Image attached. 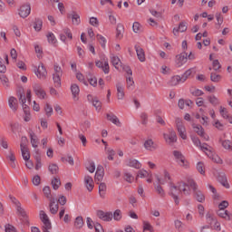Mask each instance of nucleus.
Wrapping results in <instances>:
<instances>
[{"label":"nucleus","instance_id":"f257e3e1","mask_svg":"<svg viewBox=\"0 0 232 232\" xmlns=\"http://www.w3.org/2000/svg\"><path fill=\"white\" fill-rule=\"evenodd\" d=\"M191 189L194 191V197L198 202L203 203L206 200V196L202 191L198 190V186L194 179H188L187 184L184 182H179L178 184H170V195L174 199L175 204H180V199L179 198V193H183V195H191Z\"/></svg>","mask_w":232,"mask_h":232},{"label":"nucleus","instance_id":"f03ea898","mask_svg":"<svg viewBox=\"0 0 232 232\" xmlns=\"http://www.w3.org/2000/svg\"><path fill=\"white\" fill-rule=\"evenodd\" d=\"M192 142L194 146L205 153V155H207L208 158L212 160V162H216V164H222V159H220L219 156L215 153L213 147L209 146L208 143H202L197 137L192 138Z\"/></svg>","mask_w":232,"mask_h":232},{"label":"nucleus","instance_id":"7ed1b4c3","mask_svg":"<svg viewBox=\"0 0 232 232\" xmlns=\"http://www.w3.org/2000/svg\"><path fill=\"white\" fill-rule=\"evenodd\" d=\"M154 177L156 179L157 184H168L169 186V191H171V184L172 183L173 178H171V173H169V170L168 169H163L160 172L154 173Z\"/></svg>","mask_w":232,"mask_h":232},{"label":"nucleus","instance_id":"20e7f679","mask_svg":"<svg viewBox=\"0 0 232 232\" xmlns=\"http://www.w3.org/2000/svg\"><path fill=\"white\" fill-rule=\"evenodd\" d=\"M173 156L177 164L179 165L180 168H184V169H189V161L186 160V156H184V154H182L180 150H174Z\"/></svg>","mask_w":232,"mask_h":232},{"label":"nucleus","instance_id":"39448f33","mask_svg":"<svg viewBox=\"0 0 232 232\" xmlns=\"http://www.w3.org/2000/svg\"><path fill=\"white\" fill-rule=\"evenodd\" d=\"M61 77H63V69L59 65H54V72L53 73V80L55 88H61Z\"/></svg>","mask_w":232,"mask_h":232},{"label":"nucleus","instance_id":"423d86ee","mask_svg":"<svg viewBox=\"0 0 232 232\" xmlns=\"http://www.w3.org/2000/svg\"><path fill=\"white\" fill-rule=\"evenodd\" d=\"M27 142L28 140L26 139V137H22L20 148L24 160H30V150H28V146L26 145Z\"/></svg>","mask_w":232,"mask_h":232},{"label":"nucleus","instance_id":"0eeeda50","mask_svg":"<svg viewBox=\"0 0 232 232\" xmlns=\"http://www.w3.org/2000/svg\"><path fill=\"white\" fill-rule=\"evenodd\" d=\"M175 122L179 137H181L183 140H186V139H188V133L186 132V127L182 122V119L176 118Z\"/></svg>","mask_w":232,"mask_h":232},{"label":"nucleus","instance_id":"6e6552de","mask_svg":"<svg viewBox=\"0 0 232 232\" xmlns=\"http://www.w3.org/2000/svg\"><path fill=\"white\" fill-rule=\"evenodd\" d=\"M163 139L166 144L171 146L177 142V133L173 130H169V132L163 134Z\"/></svg>","mask_w":232,"mask_h":232},{"label":"nucleus","instance_id":"1a4fd4ad","mask_svg":"<svg viewBox=\"0 0 232 232\" xmlns=\"http://www.w3.org/2000/svg\"><path fill=\"white\" fill-rule=\"evenodd\" d=\"M31 12H32V5H30V3H25L22 5L18 9V14L23 19H26V17L30 15Z\"/></svg>","mask_w":232,"mask_h":232},{"label":"nucleus","instance_id":"9d476101","mask_svg":"<svg viewBox=\"0 0 232 232\" xmlns=\"http://www.w3.org/2000/svg\"><path fill=\"white\" fill-rule=\"evenodd\" d=\"M136 179H146V182L148 184H151L153 182V174L151 171H148L146 169H140L138 171Z\"/></svg>","mask_w":232,"mask_h":232},{"label":"nucleus","instance_id":"9b49d317","mask_svg":"<svg viewBox=\"0 0 232 232\" xmlns=\"http://www.w3.org/2000/svg\"><path fill=\"white\" fill-rule=\"evenodd\" d=\"M32 87L34 92L35 93L36 97H38V99H46V92H44V89H43L41 83L34 82Z\"/></svg>","mask_w":232,"mask_h":232},{"label":"nucleus","instance_id":"f8f14e48","mask_svg":"<svg viewBox=\"0 0 232 232\" xmlns=\"http://www.w3.org/2000/svg\"><path fill=\"white\" fill-rule=\"evenodd\" d=\"M188 63V53H181L176 56L175 65L177 68H182Z\"/></svg>","mask_w":232,"mask_h":232},{"label":"nucleus","instance_id":"ddd939ff","mask_svg":"<svg viewBox=\"0 0 232 232\" xmlns=\"http://www.w3.org/2000/svg\"><path fill=\"white\" fill-rule=\"evenodd\" d=\"M98 218L103 220V222H111L113 220L112 212H104L102 210H98L96 213Z\"/></svg>","mask_w":232,"mask_h":232},{"label":"nucleus","instance_id":"4468645a","mask_svg":"<svg viewBox=\"0 0 232 232\" xmlns=\"http://www.w3.org/2000/svg\"><path fill=\"white\" fill-rule=\"evenodd\" d=\"M34 73L38 79L44 80L46 79L48 75V72L46 71V68L44 67V64L40 63L36 70H34Z\"/></svg>","mask_w":232,"mask_h":232},{"label":"nucleus","instance_id":"2eb2a0df","mask_svg":"<svg viewBox=\"0 0 232 232\" xmlns=\"http://www.w3.org/2000/svg\"><path fill=\"white\" fill-rule=\"evenodd\" d=\"M95 64L97 68H101L103 73H110V63H108V58H103L102 61H96Z\"/></svg>","mask_w":232,"mask_h":232},{"label":"nucleus","instance_id":"dca6fc26","mask_svg":"<svg viewBox=\"0 0 232 232\" xmlns=\"http://www.w3.org/2000/svg\"><path fill=\"white\" fill-rule=\"evenodd\" d=\"M83 184L88 191H93L95 182L93 181V178H92V176L85 175L83 178Z\"/></svg>","mask_w":232,"mask_h":232},{"label":"nucleus","instance_id":"f3484780","mask_svg":"<svg viewBox=\"0 0 232 232\" xmlns=\"http://www.w3.org/2000/svg\"><path fill=\"white\" fill-rule=\"evenodd\" d=\"M204 113H205L204 109L200 108L199 113L193 114V117H195V119H198L200 124H203V126L208 124V121H209V118L204 115Z\"/></svg>","mask_w":232,"mask_h":232},{"label":"nucleus","instance_id":"a211bd4d","mask_svg":"<svg viewBox=\"0 0 232 232\" xmlns=\"http://www.w3.org/2000/svg\"><path fill=\"white\" fill-rule=\"evenodd\" d=\"M125 166L129 168H134V169H140L142 168V163L139 160L128 159L125 160Z\"/></svg>","mask_w":232,"mask_h":232},{"label":"nucleus","instance_id":"6ab92c4d","mask_svg":"<svg viewBox=\"0 0 232 232\" xmlns=\"http://www.w3.org/2000/svg\"><path fill=\"white\" fill-rule=\"evenodd\" d=\"M70 90L72 95V101H74V102H77V101H79V94L81 93V89L79 88V85H77L76 83H72Z\"/></svg>","mask_w":232,"mask_h":232},{"label":"nucleus","instance_id":"aec40b11","mask_svg":"<svg viewBox=\"0 0 232 232\" xmlns=\"http://www.w3.org/2000/svg\"><path fill=\"white\" fill-rule=\"evenodd\" d=\"M143 147L147 151H155L157 150L158 145L151 139H148L144 141Z\"/></svg>","mask_w":232,"mask_h":232},{"label":"nucleus","instance_id":"412c9836","mask_svg":"<svg viewBox=\"0 0 232 232\" xmlns=\"http://www.w3.org/2000/svg\"><path fill=\"white\" fill-rule=\"evenodd\" d=\"M116 97L118 101H124V97H126V92H124V84L117 83L116 84Z\"/></svg>","mask_w":232,"mask_h":232},{"label":"nucleus","instance_id":"4be33fe9","mask_svg":"<svg viewBox=\"0 0 232 232\" xmlns=\"http://www.w3.org/2000/svg\"><path fill=\"white\" fill-rule=\"evenodd\" d=\"M193 130L198 135H199V137H201L205 140H209V136L206 134V132H204V128H202V126L194 125Z\"/></svg>","mask_w":232,"mask_h":232},{"label":"nucleus","instance_id":"5701e85b","mask_svg":"<svg viewBox=\"0 0 232 232\" xmlns=\"http://www.w3.org/2000/svg\"><path fill=\"white\" fill-rule=\"evenodd\" d=\"M135 52L137 53V57L140 63L146 62V53H144V49L140 45H135Z\"/></svg>","mask_w":232,"mask_h":232},{"label":"nucleus","instance_id":"b1692460","mask_svg":"<svg viewBox=\"0 0 232 232\" xmlns=\"http://www.w3.org/2000/svg\"><path fill=\"white\" fill-rule=\"evenodd\" d=\"M104 179V167L98 166L94 177L95 182H102V179Z\"/></svg>","mask_w":232,"mask_h":232},{"label":"nucleus","instance_id":"393cba45","mask_svg":"<svg viewBox=\"0 0 232 232\" xmlns=\"http://www.w3.org/2000/svg\"><path fill=\"white\" fill-rule=\"evenodd\" d=\"M110 59L112 66H114L116 70H121V68H122V63L121 62V58H119V56L111 54Z\"/></svg>","mask_w":232,"mask_h":232},{"label":"nucleus","instance_id":"a878e982","mask_svg":"<svg viewBox=\"0 0 232 232\" xmlns=\"http://www.w3.org/2000/svg\"><path fill=\"white\" fill-rule=\"evenodd\" d=\"M224 139H226V133H224L223 136L219 138V142H220L221 146L225 150H230L232 151V142H231V140H224Z\"/></svg>","mask_w":232,"mask_h":232},{"label":"nucleus","instance_id":"bb28decb","mask_svg":"<svg viewBox=\"0 0 232 232\" xmlns=\"http://www.w3.org/2000/svg\"><path fill=\"white\" fill-rule=\"evenodd\" d=\"M106 117H107V120L110 121V122H112V124H114L115 126H118V128H121V126H122V123H121V120H119L117 115L113 113H108Z\"/></svg>","mask_w":232,"mask_h":232},{"label":"nucleus","instance_id":"cd10ccee","mask_svg":"<svg viewBox=\"0 0 232 232\" xmlns=\"http://www.w3.org/2000/svg\"><path fill=\"white\" fill-rule=\"evenodd\" d=\"M87 99H88V101H92V106H94L96 111H99L100 110H102V103L101 102V101H99V99L93 98V96H92V94H89L87 96Z\"/></svg>","mask_w":232,"mask_h":232},{"label":"nucleus","instance_id":"c85d7f7f","mask_svg":"<svg viewBox=\"0 0 232 232\" xmlns=\"http://www.w3.org/2000/svg\"><path fill=\"white\" fill-rule=\"evenodd\" d=\"M218 180L224 188H226V189H229V188H231L229 182L227 181V177L226 176V174H220L218 178Z\"/></svg>","mask_w":232,"mask_h":232},{"label":"nucleus","instance_id":"c756f323","mask_svg":"<svg viewBox=\"0 0 232 232\" xmlns=\"http://www.w3.org/2000/svg\"><path fill=\"white\" fill-rule=\"evenodd\" d=\"M186 30H188V25L186 24V23L182 22L179 24V27L173 28V34L177 36L179 35V34L186 32Z\"/></svg>","mask_w":232,"mask_h":232},{"label":"nucleus","instance_id":"7c9ffc66","mask_svg":"<svg viewBox=\"0 0 232 232\" xmlns=\"http://www.w3.org/2000/svg\"><path fill=\"white\" fill-rule=\"evenodd\" d=\"M50 211L53 215H57V212L59 211V204L55 198H52L50 201Z\"/></svg>","mask_w":232,"mask_h":232},{"label":"nucleus","instance_id":"2f4dec72","mask_svg":"<svg viewBox=\"0 0 232 232\" xmlns=\"http://www.w3.org/2000/svg\"><path fill=\"white\" fill-rule=\"evenodd\" d=\"M196 72L197 71L195 70V68H190L187 70L181 76L182 82H186V81H188V79H189V77H191L192 75H195Z\"/></svg>","mask_w":232,"mask_h":232},{"label":"nucleus","instance_id":"473e14b6","mask_svg":"<svg viewBox=\"0 0 232 232\" xmlns=\"http://www.w3.org/2000/svg\"><path fill=\"white\" fill-rule=\"evenodd\" d=\"M162 186H164V184H154V189L159 197L164 198V197H166V191H164V188H162Z\"/></svg>","mask_w":232,"mask_h":232},{"label":"nucleus","instance_id":"72a5a7b5","mask_svg":"<svg viewBox=\"0 0 232 232\" xmlns=\"http://www.w3.org/2000/svg\"><path fill=\"white\" fill-rule=\"evenodd\" d=\"M124 37V25L122 24H118L116 28V39H122Z\"/></svg>","mask_w":232,"mask_h":232},{"label":"nucleus","instance_id":"f704fd0d","mask_svg":"<svg viewBox=\"0 0 232 232\" xmlns=\"http://www.w3.org/2000/svg\"><path fill=\"white\" fill-rule=\"evenodd\" d=\"M70 17L74 26H79V24H81V15H79V14H77L76 12H72L70 14Z\"/></svg>","mask_w":232,"mask_h":232},{"label":"nucleus","instance_id":"c9c22d12","mask_svg":"<svg viewBox=\"0 0 232 232\" xmlns=\"http://www.w3.org/2000/svg\"><path fill=\"white\" fill-rule=\"evenodd\" d=\"M196 169L199 175L206 176V164H204V161H198L196 164Z\"/></svg>","mask_w":232,"mask_h":232},{"label":"nucleus","instance_id":"e433bc0d","mask_svg":"<svg viewBox=\"0 0 232 232\" xmlns=\"http://www.w3.org/2000/svg\"><path fill=\"white\" fill-rule=\"evenodd\" d=\"M34 160H35V169L38 171V169H41L43 168V162L41 161V152H39V150H35Z\"/></svg>","mask_w":232,"mask_h":232},{"label":"nucleus","instance_id":"4c0bfd02","mask_svg":"<svg viewBox=\"0 0 232 232\" xmlns=\"http://www.w3.org/2000/svg\"><path fill=\"white\" fill-rule=\"evenodd\" d=\"M218 215L221 218H225V220H231L232 215L231 213H229V211L226 210V209H219L218 210Z\"/></svg>","mask_w":232,"mask_h":232},{"label":"nucleus","instance_id":"58836bf2","mask_svg":"<svg viewBox=\"0 0 232 232\" xmlns=\"http://www.w3.org/2000/svg\"><path fill=\"white\" fill-rule=\"evenodd\" d=\"M179 82H182V76L180 75H174L169 81V86H177Z\"/></svg>","mask_w":232,"mask_h":232},{"label":"nucleus","instance_id":"ea45409f","mask_svg":"<svg viewBox=\"0 0 232 232\" xmlns=\"http://www.w3.org/2000/svg\"><path fill=\"white\" fill-rule=\"evenodd\" d=\"M96 39L102 50H106V44L108 43V40L102 34H97Z\"/></svg>","mask_w":232,"mask_h":232},{"label":"nucleus","instance_id":"a19ab883","mask_svg":"<svg viewBox=\"0 0 232 232\" xmlns=\"http://www.w3.org/2000/svg\"><path fill=\"white\" fill-rule=\"evenodd\" d=\"M142 226H143V232L145 231L155 232V227H153V225H151L150 221L143 220Z\"/></svg>","mask_w":232,"mask_h":232},{"label":"nucleus","instance_id":"79ce46f5","mask_svg":"<svg viewBox=\"0 0 232 232\" xmlns=\"http://www.w3.org/2000/svg\"><path fill=\"white\" fill-rule=\"evenodd\" d=\"M47 41L49 44H53V46H57V38L53 33H48L46 34Z\"/></svg>","mask_w":232,"mask_h":232},{"label":"nucleus","instance_id":"37998d69","mask_svg":"<svg viewBox=\"0 0 232 232\" xmlns=\"http://www.w3.org/2000/svg\"><path fill=\"white\" fill-rule=\"evenodd\" d=\"M30 140L34 148H39V138L34 132H30Z\"/></svg>","mask_w":232,"mask_h":232},{"label":"nucleus","instance_id":"c03bdc74","mask_svg":"<svg viewBox=\"0 0 232 232\" xmlns=\"http://www.w3.org/2000/svg\"><path fill=\"white\" fill-rule=\"evenodd\" d=\"M108 188L106 187V183H100L99 185V195L101 198H106V191Z\"/></svg>","mask_w":232,"mask_h":232},{"label":"nucleus","instance_id":"a18cd8bd","mask_svg":"<svg viewBox=\"0 0 232 232\" xmlns=\"http://www.w3.org/2000/svg\"><path fill=\"white\" fill-rule=\"evenodd\" d=\"M8 104H9V108H11V110H13V111H15L17 110V100L15 99V97L11 96L8 100Z\"/></svg>","mask_w":232,"mask_h":232},{"label":"nucleus","instance_id":"49530a36","mask_svg":"<svg viewBox=\"0 0 232 232\" xmlns=\"http://www.w3.org/2000/svg\"><path fill=\"white\" fill-rule=\"evenodd\" d=\"M19 101H20V102H22V108L24 110V112L25 113V112L30 111V108L26 104V96L20 94Z\"/></svg>","mask_w":232,"mask_h":232},{"label":"nucleus","instance_id":"de8ad7c7","mask_svg":"<svg viewBox=\"0 0 232 232\" xmlns=\"http://www.w3.org/2000/svg\"><path fill=\"white\" fill-rule=\"evenodd\" d=\"M205 218L209 226H213V222L217 220V218H215V215L211 211L207 212Z\"/></svg>","mask_w":232,"mask_h":232},{"label":"nucleus","instance_id":"09e8293b","mask_svg":"<svg viewBox=\"0 0 232 232\" xmlns=\"http://www.w3.org/2000/svg\"><path fill=\"white\" fill-rule=\"evenodd\" d=\"M112 218L115 222H121L122 220V211L116 209L112 214Z\"/></svg>","mask_w":232,"mask_h":232},{"label":"nucleus","instance_id":"8fccbe9b","mask_svg":"<svg viewBox=\"0 0 232 232\" xmlns=\"http://www.w3.org/2000/svg\"><path fill=\"white\" fill-rule=\"evenodd\" d=\"M127 89L133 90L135 88V82L132 76H126Z\"/></svg>","mask_w":232,"mask_h":232},{"label":"nucleus","instance_id":"3c124183","mask_svg":"<svg viewBox=\"0 0 232 232\" xmlns=\"http://www.w3.org/2000/svg\"><path fill=\"white\" fill-rule=\"evenodd\" d=\"M34 46L36 57H38V59L43 58V47L39 44H34Z\"/></svg>","mask_w":232,"mask_h":232},{"label":"nucleus","instance_id":"603ef678","mask_svg":"<svg viewBox=\"0 0 232 232\" xmlns=\"http://www.w3.org/2000/svg\"><path fill=\"white\" fill-rule=\"evenodd\" d=\"M208 101L212 104V106H218V104H220V100H218L215 95L208 96Z\"/></svg>","mask_w":232,"mask_h":232},{"label":"nucleus","instance_id":"864d4df0","mask_svg":"<svg viewBox=\"0 0 232 232\" xmlns=\"http://www.w3.org/2000/svg\"><path fill=\"white\" fill-rule=\"evenodd\" d=\"M82 226H84L82 217H77L74 221V227H76V229H81L82 228Z\"/></svg>","mask_w":232,"mask_h":232},{"label":"nucleus","instance_id":"5fc2aeb1","mask_svg":"<svg viewBox=\"0 0 232 232\" xmlns=\"http://www.w3.org/2000/svg\"><path fill=\"white\" fill-rule=\"evenodd\" d=\"M44 111L47 117H52V115L53 114V108L52 107V105H50V103H45Z\"/></svg>","mask_w":232,"mask_h":232},{"label":"nucleus","instance_id":"6e6d98bb","mask_svg":"<svg viewBox=\"0 0 232 232\" xmlns=\"http://www.w3.org/2000/svg\"><path fill=\"white\" fill-rule=\"evenodd\" d=\"M48 169L52 175H57V173H59V166H57L55 163H51Z\"/></svg>","mask_w":232,"mask_h":232},{"label":"nucleus","instance_id":"4d7b16f0","mask_svg":"<svg viewBox=\"0 0 232 232\" xmlns=\"http://www.w3.org/2000/svg\"><path fill=\"white\" fill-rule=\"evenodd\" d=\"M108 18L111 24H117V17H115V13L111 10L108 12Z\"/></svg>","mask_w":232,"mask_h":232},{"label":"nucleus","instance_id":"13d9d810","mask_svg":"<svg viewBox=\"0 0 232 232\" xmlns=\"http://www.w3.org/2000/svg\"><path fill=\"white\" fill-rule=\"evenodd\" d=\"M210 80L212 81V82H220V81H222V75L217 72H211Z\"/></svg>","mask_w":232,"mask_h":232},{"label":"nucleus","instance_id":"bf43d9fd","mask_svg":"<svg viewBox=\"0 0 232 232\" xmlns=\"http://www.w3.org/2000/svg\"><path fill=\"white\" fill-rule=\"evenodd\" d=\"M34 28L35 32H41L43 30V20L39 18L35 19Z\"/></svg>","mask_w":232,"mask_h":232},{"label":"nucleus","instance_id":"052dcab7","mask_svg":"<svg viewBox=\"0 0 232 232\" xmlns=\"http://www.w3.org/2000/svg\"><path fill=\"white\" fill-rule=\"evenodd\" d=\"M16 211L20 217H23V218L26 217V211H24V208L21 207L20 202H16Z\"/></svg>","mask_w":232,"mask_h":232},{"label":"nucleus","instance_id":"680f3d73","mask_svg":"<svg viewBox=\"0 0 232 232\" xmlns=\"http://www.w3.org/2000/svg\"><path fill=\"white\" fill-rule=\"evenodd\" d=\"M215 17L218 26H222V24L224 23V15L222 14V13H216Z\"/></svg>","mask_w":232,"mask_h":232},{"label":"nucleus","instance_id":"e2e57ef3","mask_svg":"<svg viewBox=\"0 0 232 232\" xmlns=\"http://www.w3.org/2000/svg\"><path fill=\"white\" fill-rule=\"evenodd\" d=\"M132 30L134 34H140V31L142 30V25L139 22H134L132 24Z\"/></svg>","mask_w":232,"mask_h":232},{"label":"nucleus","instance_id":"0e129e2a","mask_svg":"<svg viewBox=\"0 0 232 232\" xmlns=\"http://www.w3.org/2000/svg\"><path fill=\"white\" fill-rule=\"evenodd\" d=\"M76 79L82 82V84H84V86H88V82L86 81V79L84 78V74L81 73V72H76Z\"/></svg>","mask_w":232,"mask_h":232},{"label":"nucleus","instance_id":"69168bd1","mask_svg":"<svg viewBox=\"0 0 232 232\" xmlns=\"http://www.w3.org/2000/svg\"><path fill=\"white\" fill-rule=\"evenodd\" d=\"M52 186L53 189H59V188H61V179H59V178H53L52 180Z\"/></svg>","mask_w":232,"mask_h":232},{"label":"nucleus","instance_id":"338daca9","mask_svg":"<svg viewBox=\"0 0 232 232\" xmlns=\"http://www.w3.org/2000/svg\"><path fill=\"white\" fill-rule=\"evenodd\" d=\"M85 168L87 170H89L90 173H94L95 171V163L93 161H88L85 164Z\"/></svg>","mask_w":232,"mask_h":232},{"label":"nucleus","instance_id":"774afa93","mask_svg":"<svg viewBox=\"0 0 232 232\" xmlns=\"http://www.w3.org/2000/svg\"><path fill=\"white\" fill-rule=\"evenodd\" d=\"M219 113L223 119H227V116H229V111L223 106L219 107Z\"/></svg>","mask_w":232,"mask_h":232}]
</instances>
